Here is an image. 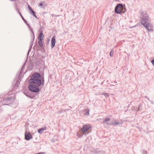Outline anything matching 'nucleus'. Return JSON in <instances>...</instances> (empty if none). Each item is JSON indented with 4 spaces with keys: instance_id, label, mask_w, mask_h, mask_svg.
<instances>
[{
    "instance_id": "nucleus-16",
    "label": "nucleus",
    "mask_w": 154,
    "mask_h": 154,
    "mask_svg": "<svg viewBox=\"0 0 154 154\" xmlns=\"http://www.w3.org/2000/svg\"><path fill=\"white\" fill-rule=\"evenodd\" d=\"M43 40H38V44L39 46L41 47H42L43 45V44L42 43V41Z\"/></svg>"
},
{
    "instance_id": "nucleus-14",
    "label": "nucleus",
    "mask_w": 154,
    "mask_h": 154,
    "mask_svg": "<svg viewBox=\"0 0 154 154\" xmlns=\"http://www.w3.org/2000/svg\"><path fill=\"white\" fill-rule=\"evenodd\" d=\"M28 28L30 30L31 32L32 33V35H31V36H32L33 37V39H34L35 36L34 34V32L32 30V28L30 26H28Z\"/></svg>"
},
{
    "instance_id": "nucleus-35",
    "label": "nucleus",
    "mask_w": 154,
    "mask_h": 154,
    "mask_svg": "<svg viewBox=\"0 0 154 154\" xmlns=\"http://www.w3.org/2000/svg\"><path fill=\"white\" fill-rule=\"evenodd\" d=\"M63 111H61V112H63ZM64 111V112H65V110H64V111Z\"/></svg>"
},
{
    "instance_id": "nucleus-5",
    "label": "nucleus",
    "mask_w": 154,
    "mask_h": 154,
    "mask_svg": "<svg viewBox=\"0 0 154 154\" xmlns=\"http://www.w3.org/2000/svg\"><path fill=\"white\" fill-rule=\"evenodd\" d=\"M126 11L125 8L123 5L121 4L117 5L115 9V12L117 14H121Z\"/></svg>"
},
{
    "instance_id": "nucleus-27",
    "label": "nucleus",
    "mask_w": 154,
    "mask_h": 154,
    "mask_svg": "<svg viewBox=\"0 0 154 154\" xmlns=\"http://www.w3.org/2000/svg\"><path fill=\"white\" fill-rule=\"evenodd\" d=\"M25 64V63L24 64ZM24 68H25V64H24L22 66V69H21V70H23V69H24Z\"/></svg>"
},
{
    "instance_id": "nucleus-24",
    "label": "nucleus",
    "mask_w": 154,
    "mask_h": 154,
    "mask_svg": "<svg viewBox=\"0 0 154 154\" xmlns=\"http://www.w3.org/2000/svg\"><path fill=\"white\" fill-rule=\"evenodd\" d=\"M151 62L152 64L154 66V59L151 60Z\"/></svg>"
},
{
    "instance_id": "nucleus-34",
    "label": "nucleus",
    "mask_w": 154,
    "mask_h": 154,
    "mask_svg": "<svg viewBox=\"0 0 154 154\" xmlns=\"http://www.w3.org/2000/svg\"><path fill=\"white\" fill-rule=\"evenodd\" d=\"M11 1H14V0H10Z\"/></svg>"
},
{
    "instance_id": "nucleus-33",
    "label": "nucleus",
    "mask_w": 154,
    "mask_h": 154,
    "mask_svg": "<svg viewBox=\"0 0 154 154\" xmlns=\"http://www.w3.org/2000/svg\"><path fill=\"white\" fill-rule=\"evenodd\" d=\"M26 95V96H27L29 97H30V98H33L32 97H31V96H28V95Z\"/></svg>"
},
{
    "instance_id": "nucleus-32",
    "label": "nucleus",
    "mask_w": 154,
    "mask_h": 154,
    "mask_svg": "<svg viewBox=\"0 0 154 154\" xmlns=\"http://www.w3.org/2000/svg\"><path fill=\"white\" fill-rule=\"evenodd\" d=\"M104 94H105V93H104V92H103V93L102 94H100L104 95Z\"/></svg>"
},
{
    "instance_id": "nucleus-22",
    "label": "nucleus",
    "mask_w": 154,
    "mask_h": 154,
    "mask_svg": "<svg viewBox=\"0 0 154 154\" xmlns=\"http://www.w3.org/2000/svg\"><path fill=\"white\" fill-rule=\"evenodd\" d=\"M104 96H105V97L106 98L108 97L109 94L107 93H105V94H104Z\"/></svg>"
},
{
    "instance_id": "nucleus-12",
    "label": "nucleus",
    "mask_w": 154,
    "mask_h": 154,
    "mask_svg": "<svg viewBox=\"0 0 154 154\" xmlns=\"http://www.w3.org/2000/svg\"><path fill=\"white\" fill-rule=\"evenodd\" d=\"M46 127H45L44 128H41L38 129V132L40 134H42L44 131L46 130Z\"/></svg>"
},
{
    "instance_id": "nucleus-4",
    "label": "nucleus",
    "mask_w": 154,
    "mask_h": 154,
    "mask_svg": "<svg viewBox=\"0 0 154 154\" xmlns=\"http://www.w3.org/2000/svg\"><path fill=\"white\" fill-rule=\"evenodd\" d=\"M13 97L10 95L9 94H6L5 95L3 100H1L0 98V104L1 105H8L11 103Z\"/></svg>"
},
{
    "instance_id": "nucleus-10",
    "label": "nucleus",
    "mask_w": 154,
    "mask_h": 154,
    "mask_svg": "<svg viewBox=\"0 0 154 154\" xmlns=\"http://www.w3.org/2000/svg\"><path fill=\"white\" fill-rule=\"evenodd\" d=\"M90 110L89 109H84L83 110V114L85 115H88L89 114Z\"/></svg>"
},
{
    "instance_id": "nucleus-7",
    "label": "nucleus",
    "mask_w": 154,
    "mask_h": 154,
    "mask_svg": "<svg viewBox=\"0 0 154 154\" xmlns=\"http://www.w3.org/2000/svg\"><path fill=\"white\" fill-rule=\"evenodd\" d=\"M32 138V137L30 133L26 131L25 133V139L26 140H29Z\"/></svg>"
},
{
    "instance_id": "nucleus-20",
    "label": "nucleus",
    "mask_w": 154,
    "mask_h": 154,
    "mask_svg": "<svg viewBox=\"0 0 154 154\" xmlns=\"http://www.w3.org/2000/svg\"><path fill=\"white\" fill-rule=\"evenodd\" d=\"M147 153V151L146 150H142V154H146Z\"/></svg>"
},
{
    "instance_id": "nucleus-29",
    "label": "nucleus",
    "mask_w": 154,
    "mask_h": 154,
    "mask_svg": "<svg viewBox=\"0 0 154 154\" xmlns=\"http://www.w3.org/2000/svg\"><path fill=\"white\" fill-rule=\"evenodd\" d=\"M26 24H27V25L28 27L30 26L29 25V24L26 23Z\"/></svg>"
},
{
    "instance_id": "nucleus-28",
    "label": "nucleus",
    "mask_w": 154,
    "mask_h": 154,
    "mask_svg": "<svg viewBox=\"0 0 154 154\" xmlns=\"http://www.w3.org/2000/svg\"><path fill=\"white\" fill-rule=\"evenodd\" d=\"M18 12V13L20 14V15L21 14V13H20V12L19 11V10H18V11H17Z\"/></svg>"
},
{
    "instance_id": "nucleus-11",
    "label": "nucleus",
    "mask_w": 154,
    "mask_h": 154,
    "mask_svg": "<svg viewBox=\"0 0 154 154\" xmlns=\"http://www.w3.org/2000/svg\"><path fill=\"white\" fill-rule=\"evenodd\" d=\"M32 37V40L31 41V42H30V47H29V49L28 52V53H27V54L28 55L29 54V52L30 51H31V49L32 48V45H33V42H34V39H33V37Z\"/></svg>"
},
{
    "instance_id": "nucleus-31",
    "label": "nucleus",
    "mask_w": 154,
    "mask_h": 154,
    "mask_svg": "<svg viewBox=\"0 0 154 154\" xmlns=\"http://www.w3.org/2000/svg\"><path fill=\"white\" fill-rule=\"evenodd\" d=\"M16 10L17 11H18V10H19V9L17 8V7H16Z\"/></svg>"
},
{
    "instance_id": "nucleus-13",
    "label": "nucleus",
    "mask_w": 154,
    "mask_h": 154,
    "mask_svg": "<svg viewBox=\"0 0 154 154\" xmlns=\"http://www.w3.org/2000/svg\"><path fill=\"white\" fill-rule=\"evenodd\" d=\"M44 36V35L43 34V33L41 32H40L38 35V40H43V38Z\"/></svg>"
},
{
    "instance_id": "nucleus-2",
    "label": "nucleus",
    "mask_w": 154,
    "mask_h": 154,
    "mask_svg": "<svg viewBox=\"0 0 154 154\" xmlns=\"http://www.w3.org/2000/svg\"><path fill=\"white\" fill-rule=\"evenodd\" d=\"M142 17L140 19L141 24L148 31H153L152 24L149 22V16L145 11L140 12Z\"/></svg>"
},
{
    "instance_id": "nucleus-21",
    "label": "nucleus",
    "mask_w": 154,
    "mask_h": 154,
    "mask_svg": "<svg viewBox=\"0 0 154 154\" xmlns=\"http://www.w3.org/2000/svg\"><path fill=\"white\" fill-rule=\"evenodd\" d=\"M20 16L21 17H22V19H23V20L24 21V22L25 23H26V20L24 19V18H23V16H22V14H21L20 15Z\"/></svg>"
},
{
    "instance_id": "nucleus-3",
    "label": "nucleus",
    "mask_w": 154,
    "mask_h": 154,
    "mask_svg": "<svg viewBox=\"0 0 154 154\" xmlns=\"http://www.w3.org/2000/svg\"><path fill=\"white\" fill-rule=\"evenodd\" d=\"M91 128V127L89 124H86L83 125V127L81 128L80 131L81 132H78L77 136L79 138H81L83 135L86 136L89 133L88 130Z\"/></svg>"
},
{
    "instance_id": "nucleus-17",
    "label": "nucleus",
    "mask_w": 154,
    "mask_h": 154,
    "mask_svg": "<svg viewBox=\"0 0 154 154\" xmlns=\"http://www.w3.org/2000/svg\"><path fill=\"white\" fill-rule=\"evenodd\" d=\"M20 82L19 80H17L15 84L14 87H18L20 84Z\"/></svg>"
},
{
    "instance_id": "nucleus-19",
    "label": "nucleus",
    "mask_w": 154,
    "mask_h": 154,
    "mask_svg": "<svg viewBox=\"0 0 154 154\" xmlns=\"http://www.w3.org/2000/svg\"><path fill=\"white\" fill-rule=\"evenodd\" d=\"M113 53L114 50L113 49H112L109 53V55L110 57H112L113 56Z\"/></svg>"
},
{
    "instance_id": "nucleus-26",
    "label": "nucleus",
    "mask_w": 154,
    "mask_h": 154,
    "mask_svg": "<svg viewBox=\"0 0 154 154\" xmlns=\"http://www.w3.org/2000/svg\"><path fill=\"white\" fill-rule=\"evenodd\" d=\"M43 3H42L41 2L40 3V4L39 5V6H43Z\"/></svg>"
},
{
    "instance_id": "nucleus-9",
    "label": "nucleus",
    "mask_w": 154,
    "mask_h": 154,
    "mask_svg": "<svg viewBox=\"0 0 154 154\" xmlns=\"http://www.w3.org/2000/svg\"><path fill=\"white\" fill-rule=\"evenodd\" d=\"M51 47L52 48H53L55 46L56 43L55 36H53L51 40Z\"/></svg>"
},
{
    "instance_id": "nucleus-25",
    "label": "nucleus",
    "mask_w": 154,
    "mask_h": 154,
    "mask_svg": "<svg viewBox=\"0 0 154 154\" xmlns=\"http://www.w3.org/2000/svg\"><path fill=\"white\" fill-rule=\"evenodd\" d=\"M106 123L107 125H112V123H109L108 122H106Z\"/></svg>"
},
{
    "instance_id": "nucleus-18",
    "label": "nucleus",
    "mask_w": 154,
    "mask_h": 154,
    "mask_svg": "<svg viewBox=\"0 0 154 154\" xmlns=\"http://www.w3.org/2000/svg\"><path fill=\"white\" fill-rule=\"evenodd\" d=\"M30 13L32 14V15H33L34 17H35L36 18H37L35 14V12L33 10H32V11H30Z\"/></svg>"
},
{
    "instance_id": "nucleus-15",
    "label": "nucleus",
    "mask_w": 154,
    "mask_h": 154,
    "mask_svg": "<svg viewBox=\"0 0 154 154\" xmlns=\"http://www.w3.org/2000/svg\"><path fill=\"white\" fill-rule=\"evenodd\" d=\"M103 121L102 122V123H104L109 121L110 120V119L109 118H106L105 119H103Z\"/></svg>"
},
{
    "instance_id": "nucleus-6",
    "label": "nucleus",
    "mask_w": 154,
    "mask_h": 154,
    "mask_svg": "<svg viewBox=\"0 0 154 154\" xmlns=\"http://www.w3.org/2000/svg\"><path fill=\"white\" fill-rule=\"evenodd\" d=\"M28 88L30 91L35 93H37L40 90L38 86L32 84H31L29 85Z\"/></svg>"
},
{
    "instance_id": "nucleus-1",
    "label": "nucleus",
    "mask_w": 154,
    "mask_h": 154,
    "mask_svg": "<svg viewBox=\"0 0 154 154\" xmlns=\"http://www.w3.org/2000/svg\"><path fill=\"white\" fill-rule=\"evenodd\" d=\"M29 82L30 84H34L35 85L39 87L42 84L43 85H44V78L42 77L39 73L35 72L31 76Z\"/></svg>"
},
{
    "instance_id": "nucleus-30",
    "label": "nucleus",
    "mask_w": 154,
    "mask_h": 154,
    "mask_svg": "<svg viewBox=\"0 0 154 154\" xmlns=\"http://www.w3.org/2000/svg\"><path fill=\"white\" fill-rule=\"evenodd\" d=\"M43 153V152H40V153H36V154H42Z\"/></svg>"
},
{
    "instance_id": "nucleus-23",
    "label": "nucleus",
    "mask_w": 154,
    "mask_h": 154,
    "mask_svg": "<svg viewBox=\"0 0 154 154\" xmlns=\"http://www.w3.org/2000/svg\"><path fill=\"white\" fill-rule=\"evenodd\" d=\"M28 8L30 11L33 10L32 8L29 5H28Z\"/></svg>"
},
{
    "instance_id": "nucleus-8",
    "label": "nucleus",
    "mask_w": 154,
    "mask_h": 154,
    "mask_svg": "<svg viewBox=\"0 0 154 154\" xmlns=\"http://www.w3.org/2000/svg\"><path fill=\"white\" fill-rule=\"evenodd\" d=\"M112 125H114L115 126L119 125H122L123 122L122 120H121V121H119L118 120H115L114 122L112 123Z\"/></svg>"
}]
</instances>
